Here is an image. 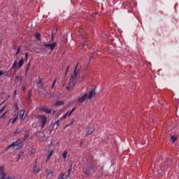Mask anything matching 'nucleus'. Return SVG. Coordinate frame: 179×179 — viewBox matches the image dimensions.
Returning <instances> with one entry per match:
<instances>
[{"label":"nucleus","instance_id":"obj_26","mask_svg":"<svg viewBox=\"0 0 179 179\" xmlns=\"http://www.w3.org/2000/svg\"><path fill=\"white\" fill-rule=\"evenodd\" d=\"M20 50H21V47H19L16 50L15 55H18L20 52Z\"/></svg>","mask_w":179,"mask_h":179},{"label":"nucleus","instance_id":"obj_33","mask_svg":"<svg viewBox=\"0 0 179 179\" xmlns=\"http://www.w3.org/2000/svg\"><path fill=\"white\" fill-rule=\"evenodd\" d=\"M68 71H69V66H67V67H66V75L68 74Z\"/></svg>","mask_w":179,"mask_h":179},{"label":"nucleus","instance_id":"obj_37","mask_svg":"<svg viewBox=\"0 0 179 179\" xmlns=\"http://www.w3.org/2000/svg\"><path fill=\"white\" fill-rule=\"evenodd\" d=\"M57 80V78H55L54 82L52 83L53 85H55Z\"/></svg>","mask_w":179,"mask_h":179},{"label":"nucleus","instance_id":"obj_19","mask_svg":"<svg viewBox=\"0 0 179 179\" xmlns=\"http://www.w3.org/2000/svg\"><path fill=\"white\" fill-rule=\"evenodd\" d=\"M59 122H60V120H57V122H55V123H54L53 128L57 129L59 127Z\"/></svg>","mask_w":179,"mask_h":179},{"label":"nucleus","instance_id":"obj_47","mask_svg":"<svg viewBox=\"0 0 179 179\" xmlns=\"http://www.w3.org/2000/svg\"><path fill=\"white\" fill-rule=\"evenodd\" d=\"M16 93H17V91H16V90H15V91H14V94H16Z\"/></svg>","mask_w":179,"mask_h":179},{"label":"nucleus","instance_id":"obj_15","mask_svg":"<svg viewBox=\"0 0 179 179\" xmlns=\"http://www.w3.org/2000/svg\"><path fill=\"white\" fill-rule=\"evenodd\" d=\"M24 64V60L23 59H20L19 62H18V66L17 68L20 69L21 67H22V66Z\"/></svg>","mask_w":179,"mask_h":179},{"label":"nucleus","instance_id":"obj_16","mask_svg":"<svg viewBox=\"0 0 179 179\" xmlns=\"http://www.w3.org/2000/svg\"><path fill=\"white\" fill-rule=\"evenodd\" d=\"M46 95L49 99H55L56 97V95H54V94H50V92H47Z\"/></svg>","mask_w":179,"mask_h":179},{"label":"nucleus","instance_id":"obj_41","mask_svg":"<svg viewBox=\"0 0 179 179\" xmlns=\"http://www.w3.org/2000/svg\"><path fill=\"white\" fill-rule=\"evenodd\" d=\"M3 71H0V76H3Z\"/></svg>","mask_w":179,"mask_h":179},{"label":"nucleus","instance_id":"obj_5","mask_svg":"<svg viewBox=\"0 0 179 179\" xmlns=\"http://www.w3.org/2000/svg\"><path fill=\"white\" fill-rule=\"evenodd\" d=\"M22 142L20 140H18L17 141L11 143L9 146L6 148V150H9L10 148H13L14 149L16 146H20L22 145Z\"/></svg>","mask_w":179,"mask_h":179},{"label":"nucleus","instance_id":"obj_40","mask_svg":"<svg viewBox=\"0 0 179 179\" xmlns=\"http://www.w3.org/2000/svg\"><path fill=\"white\" fill-rule=\"evenodd\" d=\"M28 56H29L28 53H26V54H25V58H26V59H28Z\"/></svg>","mask_w":179,"mask_h":179},{"label":"nucleus","instance_id":"obj_7","mask_svg":"<svg viewBox=\"0 0 179 179\" xmlns=\"http://www.w3.org/2000/svg\"><path fill=\"white\" fill-rule=\"evenodd\" d=\"M27 115L25 114V110H24V109H22V110H20V121L21 122H23L26 118Z\"/></svg>","mask_w":179,"mask_h":179},{"label":"nucleus","instance_id":"obj_46","mask_svg":"<svg viewBox=\"0 0 179 179\" xmlns=\"http://www.w3.org/2000/svg\"><path fill=\"white\" fill-rule=\"evenodd\" d=\"M55 85H52L51 89H54Z\"/></svg>","mask_w":179,"mask_h":179},{"label":"nucleus","instance_id":"obj_18","mask_svg":"<svg viewBox=\"0 0 179 179\" xmlns=\"http://www.w3.org/2000/svg\"><path fill=\"white\" fill-rule=\"evenodd\" d=\"M18 119V115H14V117L11 122L12 124H14Z\"/></svg>","mask_w":179,"mask_h":179},{"label":"nucleus","instance_id":"obj_8","mask_svg":"<svg viewBox=\"0 0 179 179\" xmlns=\"http://www.w3.org/2000/svg\"><path fill=\"white\" fill-rule=\"evenodd\" d=\"M0 175L1 176L0 178L6 179V173H5L4 166H0Z\"/></svg>","mask_w":179,"mask_h":179},{"label":"nucleus","instance_id":"obj_31","mask_svg":"<svg viewBox=\"0 0 179 179\" xmlns=\"http://www.w3.org/2000/svg\"><path fill=\"white\" fill-rule=\"evenodd\" d=\"M29 66H30V64H27V69H26V73H28L29 70Z\"/></svg>","mask_w":179,"mask_h":179},{"label":"nucleus","instance_id":"obj_13","mask_svg":"<svg viewBox=\"0 0 179 179\" xmlns=\"http://www.w3.org/2000/svg\"><path fill=\"white\" fill-rule=\"evenodd\" d=\"M53 154H54V151H52V150L48 152L46 162H49L50 160L51 157L52 156Z\"/></svg>","mask_w":179,"mask_h":179},{"label":"nucleus","instance_id":"obj_51","mask_svg":"<svg viewBox=\"0 0 179 179\" xmlns=\"http://www.w3.org/2000/svg\"><path fill=\"white\" fill-rule=\"evenodd\" d=\"M0 179H3V178H0Z\"/></svg>","mask_w":179,"mask_h":179},{"label":"nucleus","instance_id":"obj_23","mask_svg":"<svg viewBox=\"0 0 179 179\" xmlns=\"http://www.w3.org/2000/svg\"><path fill=\"white\" fill-rule=\"evenodd\" d=\"M35 37L36 38V39H37L38 41H40V40H41V34H40L39 33H36V34H35Z\"/></svg>","mask_w":179,"mask_h":179},{"label":"nucleus","instance_id":"obj_35","mask_svg":"<svg viewBox=\"0 0 179 179\" xmlns=\"http://www.w3.org/2000/svg\"><path fill=\"white\" fill-rule=\"evenodd\" d=\"M31 91L29 92V100L31 99Z\"/></svg>","mask_w":179,"mask_h":179},{"label":"nucleus","instance_id":"obj_24","mask_svg":"<svg viewBox=\"0 0 179 179\" xmlns=\"http://www.w3.org/2000/svg\"><path fill=\"white\" fill-rule=\"evenodd\" d=\"M17 66V61H15L13 64L11 69H15Z\"/></svg>","mask_w":179,"mask_h":179},{"label":"nucleus","instance_id":"obj_11","mask_svg":"<svg viewBox=\"0 0 179 179\" xmlns=\"http://www.w3.org/2000/svg\"><path fill=\"white\" fill-rule=\"evenodd\" d=\"M86 98H87V94H85L84 95H83V96L78 98V102L79 103H82L86 100Z\"/></svg>","mask_w":179,"mask_h":179},{"label":"nucleus","instance_id":"obj_21","mask_svg":"<svg viewBox=\"0 0 179 179\" xmlns=\"http://www.w3.org/2000/svg\"><path fill=\"white\" fill-rule=\"evenodd\" d=\"M68 155V152H66V151H64V152L62 153V157H63V159H64V160H66V156Z\"/></svg>","mask_w":179,"mask_h":179},{"label":"nucleus","instance_id":"obj_43","mask_svg":"<svg viewBox=\"0 0 179 179\" xmlns=\"http://www.w3.org/2000/svg\"><path fill=\"white\" fill-rule=\"evenodd\" d=\"M58 179H64V177L62 176H59Z\"/></svg>","mask_w":179,"mask_h":179},{"label":"nucleus","instance_id":"obj_27","mask_svg":"<svg viewBox=\"0 0 179 179\" xmlns=\"http://www.w3.org/2000/svg\"><path fill=\"white\" fill-rule=\"evenodd\" d=\"M31 154H35L36 152V149L31 148Z\"/></svg>","mask_w":179,"mask_h":179},{"label":"nucleus","instance_id":"obj_29","mask_svg":"<svg viewBox=\"0 0 179 179\" xmlns=\"http://www.w3.org/2000/svg\"><path fill=\"white\" fill-rule=\"evenodd\" d=\"M21 133V130H20V129H17V130H15V134H20Z\"/></svg>","mask_w":179,"mask_h":179},{"label":"nucleus","instance_id":"obj_36","mask_svg":"<svg viewBox=\"0 0 179 179\" xmlns=\"http://www.w3.org/2000/svg\"><path fill=\"white\" fill-rule=\"evenodd\" d=\"M19 157H22L24 155V152H21L19 153Z\"/></svg>","mask_w":179,"mask_h":179},{"label":"nucleus","instance_id":"obj_48","mask_svg":"<svg viewBox=\"0 0 179 179\" xmlns=\"http://www.w3.org/2000/svg\"><path fill=\"white\" fill-rule=\"evenodd\" d=\"M13 120V118L11 117L10 119V122H11Z\"/></svg>","mask_w":179,"mask_h":179},{"label":"nucleus","instance_id":"obj_22","mask_svg":"<svg viewBox=\"0 0 179 179\" xmlns=\"http://www.w3.org/2000/svg\"><path fill=\"white\" fill-rule=\"evenodd\" d=\"M38 84L41 85L40 87H41V89H43V87H44V85H43V80H42V79H38Z\"/></svg>","mask_w":179,"mask_h":179},{"label":"nucleus","instance_id":"obj_2","mask_svg":"<svg viewBox=\"0 0 179 179\" xmlns=\"http://www.w3.org/2000/svg\"><path fill=\"white\" fill-rule=\"evenodd\" d=\"M93 172H96V167H94V165H93V164L87 163V166L84 171L85 176L89 177L92 175Z\"/></svg>","mask_w":179,"mask_h":179},{"label":"nucleus","instance_id":"obj_39","mask_svg":"<svg viewBox=\"0 0 179 179\" xmlns=\"http://www.w3.org/2000/svg\"><path fill=\"white\" fill-rule=\"evenodd\" d=\"M75 111V108H73V109L70 111V114H72Z\"/></svg>","mask_w":179,"mask_h":179},{"label":"nucleus","instance_id":"obj_25","mask_svg":"<svg viewBox=\"0 0 179 179\" xmlns=\"http://www.w3.org/2000/svg\"><path fill=\"white\" fill-rule=\"evenodd\" d=\"M6 114H7V112H4V113H3V115L0 116V119H5L6 117Z\"/></svg>","mask_w":179,"mask_h":179},{"label":"nucleus","instance_id":"obj_9","mask_svg":"<svg viewBox=\"0 0 179 179\" xmlns=\"http://www.w3.org/2000/svg\"><path fill=\"white\" fill-rule=\"evenodd\" d=\"M40 110L47 113V114H51L52 112V109H50V108H40Z\"/></svg>","mask_w":179,"mask_h":179},{"label":"nucleus","instance_id":"obj_14","mask_svg":"<svg viewBox=\"0 0 179 179\" xmlns=\"http://www.w3.org/2000/svg\"><path fill=\"white\" fill-rule=\"evenodd\" d=\"M93 132H94V127H88L87 129V134L88 135H91Z\"/></svg>","mask_w":179,"mask_h":179},{"label":"nucleus","instance_id":"obj_17","mask_svg":"<svg viewBox=\"0 0 179 179\" xmlns=\"http://www.w3.org/2000/svg\"><path fill=\"white\" fill-rule=\"evenodd\" d=\"M64 105V101H57L55 103V106Z\"/></svg>","mask_w":179,"mask_h":179},{"label":"nucleus","instance_id":"obj_34","mask_svg":"<svg viewBox=\"0 0 179 179\" xmlns=\"http://www.w3.org/2000/svg\"><path fill=\"white\" fill-rule=\"evenodd\" d=\"M4 109H5V106H3V108H1V109H0V114H1L3 113Z\"/></svg>","mask_w":179,"mask_h":179},{"label":"nucleus","instance_id":"obj_45","mask_svg":"<svg viewBox=\"0 0 179 179\" xmlns=\"http://www.w3.org/2000/svg\"><path fill=\"white\" fill-rule=\"evenodd\" d=\"M48 175L52 176V175H53V172H50V173H48Z\"/></svg>","mask_w":179,"mask_h":179},{"label":"nucleus","instance_id":"obj_10","mask_svg":"<svg viewBox=\"0 0 179 179\" xmlns=\"http://www.w3.org/2000/svg\"><path fill=\"white\" fill-rule=\"evenodd\" d=\"M80 38L83 40V44L81 45V49H85L86 48V43H85L86 41V38H85V34H81Z\"/></svg>","mask_w":179,"mask_h":179},{"label":"nucleus","instance_id":"obj_49","mask_svg":"<svg viewBox=\"0 0 179 179\" xmlns=\"http://www.w3.org/2000/svg\"><path fill=\"white\" fill-rule=\"evenodd\" d=\"M6 179H11L10 178L8 177Z\"/></svg>","mask_w":179,"mask_h":179},{"label":"nucleus","instance_id":"obj_1","mask_svg":"<svg viewBox=\"0 0 179 179\" xmlns=\"http://www.w3.org/2000/svg\"><path fill=\"white\" fill-rule=\"evenodd\" d=\"M79 65V63L77 64V65L75 66L73 74L71 76L69 85L66 87L67 90L71 91L72 89H73V86H75V84L76 82L75 80L78 78V75L79 74V70H78V66Z\"/></svg>","mask_w":179,"mask_h":179},{"label":"nucleus","instance_id":"obj_38","mask_svg":"<svg viewBox=\"0 0 179 179\" xmlns=\"http://www.w3.org/2000/svg\"><path fill=\"white\" fill-rule=\"evenodd\" d=\"M66 116H68V113H66V114L63 116L62 119L64 120L65 118H66Z\"/></svg>","mask_w":179,"mask_h":179},{"label":"nucleus","instance_id":"obj_3","mask_svg":"<svg viewBox=\"0 0 179 179\" xmlns=\"http://www.w3.org/2000/svg\"><path fill=\"white\" fill-rule=\"evenodd\" d=\"M37 118L38 123L41 124V128L44 129L48 122L47 116H45V115H38Z\"/></svg>","mask_w":179,"mask_h":179},{"label":"nucleus","instance_id":"obj_50","mask_svg":"<svg viewBox=\"0 0 179 179\" xmlns=\"http://www.w3.org/2000/svg\"><path fill=\"white\" fill-rule=\"evenodd\" d=\"M82 143H83L81 142V143H80V145H82Z\"/></svg>","mask_w":179,"mask_h":179},{"label":"nucleus","instance_id":"obj_28","mask_svg":"<svg viewBox=\"0 0 179 179\" xmlns=\"http://www.w3.org/2000/svg\"><path fill=\"white\" fill-rule=\"evenodd\" d=\"M171 141H172L173 143L177 141V138H176L175 136H171Z\"/></svg>","mask_w":179,"mask_h":179},{"label":"nucleus","instance_id":"obj_42","mask_svg":"<svg viewBox=\"0 0 179 179\" xmlns=\"http://www.w3.org/2000/svg\"><path fill=\"white\" fill-rule=\"evenodd\" d=\"M21 157L18 155L17 162H18L20 159Z\"/></svg>","mask_w":179,"mask_h":179},{"label":"nucleus","instance_id":"obj_32","mask_svg":"<svg viewBox=\"0 0 179 179\" xmlns=\"http://www.w3.org/2000/svg\"><path fill=\"white\" fill-rule=\"evenodd\" d=\"M51 41H55V37H54V34H51Z\"/></svg>","mask_w":179,"mask_h":179},{"label":"nucleus","instance_id":"obj_20","mask_svg":"<svg viewBox=\"0 0 179 179\" xmlns=\"http://www.w3.org/2000/svg\"><path fill=\"white\" fill-rule=\"evenodd\" d=\"M29 138V134L26 131V134H24V136L23 138V141H26Z\"/></svg>","mask_w":179,"mask_h":179},{"label":"nucleus","instance_id":"obj_6","mask_svg":"<svg viewBox=\"0 0 179 179\" xmlns=\"http://www.w3.org/2000/svg\"><path fill=\"white\" fill-rule=\"evenodd\" d=\"M38 159H36L34 164V169L33 173H40L41 169L38 166Z\"/></svg>","mask_w":179,"mask_h":179},{"label":"nucleus","instance_id":"obj_12","mask_svg":"<svg viewBox=\"0 0 179 179\" xmlns=\"http://www.w3.org/2000/svg\"><path fill=\"white\" fill-rule=\"evenodd\" d=\"M96 94V90H92L89 92L88 96H87V99H91L93 97V95Z\"/></svg>","mask_w":179,"mask_h":179},{"label":"nucleus","instance_id":"obj_4","mask_svg":"<svg viewBox=\"0 0 179 179\" xmlns=\"http://www.w3.org/2000/svg\"><path fill=\"white\" fill-rule=\"evenodd\" d=\"M44 46L45 48H49L50 50L52 52L55 50V48L57 46V42H54L52 43H45Z\"/></svg>","mask_w":179,"mask_h":179},{"label":"nucleus","instance_id":"obj_44","mask_svg":"<svg viewBox=\"0 0 179 179\" xmlns=\"http://www.w3.org/2000/svg\"><path fill=\"white\" fill-rule=\"evenodd\" d=\"M67 113H68V115H72V113H71V112H67Z\"/></svg>","mask_w":179,"mask_h":179},{"label":"nucleus","instance_id":"obj_30","mask_svg":"<svg viewBox=\"0 0 179 179\" xmlns=\"http://www.w3.org/2000/svg\"><path fill=\"white\" fill-rule=\"evenodd\" d=\"M22 92L23 93H25V92H27V88H26L25 86H22Z\"/></svg>","mask_w":179,"mask_h":179}]
</instances>
